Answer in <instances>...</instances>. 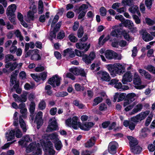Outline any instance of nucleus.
I'll use <instances>...</instances> for the list:
<instances>
[{
    "mask_svg": "<svg viewBox=\"0 0 155 155\" xmlns=\"http://www.w3.org/2000/svg\"><path fill=\"white\" fill-rule=\"evenodd\" d=\"M78 118L76 116H74L72 119L69 117L66 120V124L75 130L78 129L79 127L81 129L84 130H89L94 125V123L92 122H86L82 124L81 122L78 121Z\"/></svg>",
    "mask_w": 155,
    "mask_h": 155,
    "instance_id": "1",
    "label": "nucleus"
},
{
    "mask_svg": "<svg viewBox=\"0 0 155 155\" xmlns=\"http://www.w3.org/2000/svg\"><path fill=\"white\" fill-rule=\"evenodd\" d=\"M39 144L36 143H32L26 147V152L29 153L33 151V155H39L42 153V151L41 149L39 147Z\"/></svg>",
    "mask_w": 155,
    "mask_h": 155,
    "instance_id": "2",
    "label": "nucleus"
},
{
    "mask_svg": "<svg viewBox=\"0 0 155 155\" xmlns=\"http://www.w3.org/2000/svg\"><path fill=\"white\" fill-rule=\"evenodd\" d=\"M16 9V6L15 5L12 4L9 5L6 14L8 16H9V19L11 22L13 24H15V20L14 12Z\"/></svg>",
    "mask_w": 155,
    "mask_h": 155,
    "instance_id": "3",
    "label": "nucleus"
},
{
    "mask_svg": "<svg viewBox=\"0 0 155 155\" xmlns=\"http://www.w3.org/2000/svg\"><path fill=\"white\" fill-rule=\"evenodd\" d=\"M133 81L134 84L135 85L136 88L138 89H142L146 86V85H141L142 82L141 79L138 74L136 72L134 74Z\"/></svg>",
    "mask_w": 155,
    "mask_h": 155,
    "instance_id": "4",
    "label": "nucleus"
},
{
    "mask_svg": "<svg viewBox=\"0 0 155 155\" xmlns=\"http://www.w3.org/2000/svg\"><path fill=\"white\" fill-rule=\"evenodd\" d=\"M39 50L37 49L29 50L26 54L25 57L31 56V59L32 60L37 61L41 59V57L39 54Z\"/></svg>",
    "mask_w": 155,
    "mask_h": 155,
    "instance_id": "5",
    "label": "nucleus"
},
{
    "mask_svg": "<svg viewBox=\"0 0 155 155\" xmlns=\"http://www.w3.org/2000/svg\"><path fill=\"white\" fill-rule=\"evenodd\" d=\"M61 78L57 74L53 76L48 80V83L53 87L58 86L60 84Z\"/></svg>",
    "mask_w": 155,
    "mask_h": 155,
    "instance_id": "6",
    "label": "nucleus"
},
{
    "mask_svg": "<svg viewBox=\"0 0 155 155\" xmlns=\"http://www.w3.org/2000/svg\"><path fill=\"white\" fill-rule=\"evenodd\" d=\"M149 110H147L144 112H142L138 114L136 116L131 118V120L134 122H138L139 121H141L146 117L150 113Z\"/></svg>",
    "mask_w": 155,
    "mask_h": 155,
    "instance_id": "7",
    "label": "nucleus"
},
{
    "mask_svg": "<svg viewBox=\"0 0 155 155\" xmlns=\"http://www.w3.org/2000/svg\"><path fill=\"white\" fill-rule=\"evenodd\" d=\"M97 77L102 81H108L110 80V78L109 74L105 71H100L97 74Z\"/></svg>",
    "mask_w": 155,
    "mask_h": 155,
    "instance_id": "8",
    "label": "nucleus"
},
{
    "mask_svg": "<svg viewBox=\"0 0 155 155\" xmlns=\"http://www.w3.org/2000/svg\"><path fill=\"white\" fill-rule=\"evenodd\" d=\"M50 121L51 122L49 123L46 130V132H47L56 130L58 127L57 122L55 118L51 119Z\"/></svg>",
    "mask_w": 155,
    "mask_h": 155,
    "instance_id": "9",
    "label": "nucleus"
},
{
    "mask_svg": "<svg viewBox=\"0 0 155 155\" xmlns=\"http://www.w3.org/2000/svg\"><path fill=\"white\" fill-rule=\"evenodd\" d=\"M95 54L94 52H91L89 55L85 54L83 56L82 60L86 64H89L91 63V61L93 60L95 58Z\"/></svg>",
    "mask_w": 155,
    "mask_h": 155,
    "instance_id": "10",
    "label": "nucleus"
},
{
    "mask_svg": "<svg viewBox=\"0 0 155 155\" xmlns=\"http://www.w3.org/2000/svg\"><path fill=\"white\" fill-rule=\"evenodd\" d=\"M133 75L130 72H127L124 75L121 81L124 84H126L128 82H130L132 80Z\"/></svg>",
    "mask_w": 155,
    "mask_h": 155,
    "instance_id": "11",
    "label": "nucleus"
},
{
    "mask_svg": "<svg viewBox=\"0 0 155 155\" xmlns=\"http://www.w3.org/2000/svg\"><path fill=\"white\" fill-rule=\"evenodd\" d=\"M34 138L33 136L26 135L25 137L22 138V140L18 141V144L23 146L25 145V143L31 142L32 141L33 138Z\"/></svg>",
    "mask_w": 155,
    "mask_h": 155,
    "instance_id": "12",
    "label": "nucleus"
},
{
    "mask_svg": "<svg viewBox=\"0 0 155 155\" xmlns=\"http://www.w3.org/2000/svg\"><path fill=\"white\" fill-rule=\"evenodd\" d=\"M42 112L39 111L38 113L36 116L35 121L37 124V127L38 129H39L43 123L42 119Z\"/></svg>",
    "mask_w": 155,
    "mask_h": 155,
    "instance_id": "13",
    "label": "nucleus"
},
{
    "mask_svg": "<svg viewBox=\"0 0 155 155\" xmlns=\"http://www.w3.org/2000/svg\"><path fill=\"white\" fill-rule=\"evenodd\" d=\"M115 69L116 76L117 74L120 75L123 73L125 71L124 67L119 63H117L115 64Z\"/></svg>",
    "mask_w": 155,
    "mask_h": 155,
    "instance_id": "14",
    "label": "nucleus"
},
{
    "mask_svg": "<svg viewBox=\"0 0 155 155\" xmlns=\"http://www.w3.org/2000/svg\"><path fill=\"white\" fill-rule=\"evenodd\" d=\"M136 95L134 93H131L128 94L127 95V100L124 102V106L126 107L129 105L135 100V97Z\"/></svg>",
    "mask_w": 155,
    "mask_h": 155,
    "instance_id": "15",
    "label": "nucleus"
},
{
    "mask_svg": "<svg viewBox=\"0 0 155 155\" xmlns=\"http://www.w3.org/2000/svg\"><path fill=\"white\" fill-rule=\"evenodd\" d=\"M63 54L64 56H67L70 58H72L75 57L74 52L71 49L68 48L63 51Z\"/></svg>",
    "mask_w": 155,
    "mask_h": 155,
    "instance_id": "16",
    "label": "nucleus"
},
{
    "mask_svg": "<svg viewBox=\"0 0 155 155\" xmlns=\"http://www.w3.org/2000/svg\"><path fill=\"white\" fill-rule=\"evenodd\" d=\"M141 32L142 33L143 39L145 41H148L153 39V37L144 30H142Z\"/></svg>",
    "mask_w": 155,
    "mask_h": 155,
    "instance_id": "17",
    "label": "nucleus"
},
{
    "mask_svg": "<svg viewBox=\"0 0 155 155\" xmlns=\"http://www.w3.org/2000/svg\"><path fill=\"white\" fill-rule=\"evenodd\" d=\"M116 54V53L110 50H107L105 53V56L106 58L109 60L114 59V57H115Z\"/></svg>",
    "mask_w": 155,
    "mask_h": 155,
    "instance_id": "18",
    "label": "nucleus"
},
{
    "mask_svg": "<svg viewBox=\"0 0 155 155\" xmlns=\"http://www.w3.org/2000/svg\"><path fill=\"white\" fill-rule=\"evenodd\" d=\"M127 138L129 141V144L130 149L136 146L138 144V142L136 138L131 136H128Z\"/></svg>",
    "mask_w": 155,
    "mask_h": 155,
    "instance_id": "19",
    "label": "nucleus"
},
{
    "mask_svg": "<svg viewBox=\"0 0 155 155\" xmlns=\"http://www.w3.org/2000/svg\"><path fill=\"white\" fill-rule=\"evenodd\" d=\"M123 23L125 27H128L130 29H132V28H133L134 32H135L137 31L136 28H134V24L131 21L127 20L126 21L125 20Z\"/></svg>",
    "mask_w": 155,
    "mask_h": 155,
    "instance_id": "20",
    "label": "nucleus"
},
{
    "mask_svg": "<svg viewBox=\"0 0 155 155\" xmlns=\"http://www.w3.org/2000/svg\"><path fill=\"white\" fill-rule=\"evenodd\" d=\"M106 68L110 72V74L112 77H114L116 76L115 69V64L113 65L111 64H108L106 66Z\"/></svg>",
    "mask_w": 155,
    "mask_h": 155,
    "instance_id": "21",
    "label": "nucleus"
},
{
    "mask_svg": "<svg viewBox=\"0 0 155 155\" xmlns=\"http://www.w3.org/2000/svg\"><path fill=\"white\" fill-rule=\"evenodd\" d=\"M70 71L75 75L80 74L83 75L84 74V71L82 69H79L76 68H71L70 69Z\"/></svg>",
    "mask_w": 155,
    "mask_h": 155,
    "instance_id": "22",
    "label": "nucleus"
},
{
    "mask_svg": "<svg viewBox=\"0 0 155 155\" xmlns=\"http://www.w3.org/2000/svg\"><path fill=\"white\" fill-rule=\"evenodd\" d=\"M76 47L80 50H82L85 48L86 47L87 48H85V51H87L90 46V44H89L87 45V44H83L81 42L77 43L76 44Z\"/></svg>",
    "mask_w": 155,
    "mask_h": 155,
    "instance_id": "23",
    "label": "nucleus"
},
{
    "mask_svg": "<svg viewBox=\"0 0 155 155\" xmlns=\"http://www.w3.org/2000/svg\"><path fill=\"white\" fill-rule=\"evenodd\" d=\"M125 96V94H124L122 93L120 94H119L118 93H116L114 96L113 101L115 102L116 101L117 99L118 98L117 101L119 102L122 101L124 99Z\"/></svg>",
    "mask_w": 155,
    "mask_h": 155,
    "instance_id": "24",
    "label": "nucleus"
},
{
    "mask_svg": "<svg viewBox=\"0 0 155 155\" xmlns=\"http://www.w3.org/2000/svg\"><path fill=\"white\" fill-rule=\"evenodd\" d=\"M129 11L133 14H137L139 16H140V13L138 7L137 6H134L129 9Z\"/></svg>",
    "mask_w": 155,
    "mask_h": 155,
    "instance_id": "25",
    "label": "nucleus"
},
{
    "mask_svg": "<svg viewBox=\"0 0 155 155\" xmlns=\"http://www.w3.org/2000/svg\"><path fill=\"white\" fill-rule=\"evenodd\" d=\"M15 132V130H11L9 134H6V137L8 141H10L14 138Z\"/></svg>",
    "mask_w": 155,
    "mask_h": 155,
    "instance_id": "26",
    "label": "nucleus"
},
{
    "mask_svg": "<svg viewBox=\"0 0 155 155\" xmlns=\"http://www.w3.org/2000/svg\"><path fill=\"white\" fill-rule=\"evenodd\" d=\"M143 106L142 104H139L137 105L130 113V115L134 114L140 111L142 109Z\"/></svg>",
    "mask_w": 155,
    "mask_h": 155,
    "instance_id": "27",
    "label": "nucleus"
},
{
    "mask_svg": "<svg viewBox=\"0 0 155 155\" xmlns=\"http://www.w3.org/2000/svg\"><path fill=\"white\" fill-rule=\"evenodd\" d=\"M19 124L21 128L24 132L26 131L27 129L26 124L21 116H20L19 120Z\"/></svg>",
    "mask_w": 155,
    "mask_h": 155,
    "instance_id": "28",
    "label": "nucleus"
},
{
    "mask_svg": "<svg viewBox=\"0 0 155 155\" xmlns=\"http://www.w3.org/2000/svg\"><path fill=\"white\" fill-rule=\"evenodd\" d=\"M104 37V35H101L99 39V44L100 45H103L104 43L110 39L109 35L107 36L103 40Z\"/></svg>",
    "mask_w": 155,
    "mask_h": 155,
    "instance_id": "29",
    "label": "nucleus"
},
{
    "mask_svg": "<svg viewBox=\"0 0 155 155\" xmlns=\"http://www.w3.org/2000/svg\"><path fill=\"white\" fill-rule=\"evenodd\" d=\"M95 141V137H92L85 144V147H90L93 146L94 144Z\"/></svg>",
    "mask_w": 155,
    "mask_h": 155,
    "instance_id": "30",
    "label": "nucleus"
},
{
    "mask_svg": "<svg viewBox=\"0 0 155 155\" xmlns=\"http://www.w3.org/2000/svg\"><path fill=\"white\" fill-rule=\"evenodd\" d=\"M46 135L48 137L47 139H48L49 138V139L51 140H53L54 142L59 140L58 138V135L57 134L56 132L50 134L49 135L46 134Z\"/></svg>",
    "mask_w": 155,
    "mask_h": 155,
    "instance_id": "31",
    "label": "nucleus"
},
{
    "mask_svg": "<svg viewBox=\"0 0 155 155\" xmlns=\"http://www.w3.org/2000/svg\"><path fill=\"white\" fill-rule=\"evenodd\" d=\"M49 147H46V152H48L49 155H53L55 153V151L53 149V145L51 142L49 143Z\"/></svg>",
    "mask_w": 155,
    "mask_h": 155,
    "instance_id": "32",
    "label": "nucleus"
},
{
    "mask_svg": "<svg viewBox=\"0 0 155 155\" xmlns=\"http://www.w3.org/2000/svg\"><path fill=\"white\" fill-rule=\"evenodd\" d=\"M118 25H115L113 26L112 28L114 29L110 33V35L113 37H117L118 33L119 32V30L118 28Z\"/></svg>",
    "mask_w": 155,
    "mask_h": 155,
    "instance_id": "33",
    "label": "nucleus"
},
{
    "mask_svg": "<svg viewBox=\"0 0 155 155\" xmlns=\"http://www.w3.org/2000/svg\"><path fill=\"white\" fill-rule=\"evenodd\" d=\"M114 87L119 89L120 91L122 90H127L128 89V87L127 86H122V84L120 82H117L115 86Z\"/></svg>",
    "mask_w": 155,
    "mask_h": 155,
    "instance_id": "34",
    "label": "nucleus"
},
{
    "mask_svg": "<svg viewBox=\"0 0 155 155\" xmlns=\"http://www.w3.org/2000/svg\"><path fill=\"white\" fill-rule=\"evenodd\" d=\"M17 67V64L16 62H14L12 64L11 63H8L6 64L5 67L7 68H10V70L11 71L14 70Z\"/></svg>",
    "mask_w": 155,
    "mask_h": 155,
    "instance_id": "35",
    "label": "nucleus"
},
{
    "mask_svg": "<svg viewBox=\"0 0 155 155\" xmlns=\"http://www.w3.org/2000/svg\"><path fill=\"white\" fill-rule=\"evenodd\" d=\"M131 149V152L134 154H139L141 151V148L139 146H136Z\"/></svg>",
    "mask_w": 155,
    "mask_h": 155,
    "instance_id": "36",
    "label": "nucleus"
},
{
    "mask_svg": "<svg viewBox=\"0 0 155 155\" xmlns=\"http://www.w3.org/2000/svg\"><path fill=\"white\" fill-rule=\"evenodd\" d=\"M36 8L34 9L32 11H29L27 14V17L29 20H32L34 17V14L36 12Z\"/></svg>",
    "mask_w": 155,
    "mask_h": 155,
    "instance_id": "37",
    "label": "nucleus"
},
{
    "mask_svg": "<svg viewBox=\"0 0 155 155\" xmlns=\"http://www.w3.org/2000/svg\"><path fill=\"white\" fill-rule=\"evenodd\" d=\"M102 98L101 97H98L95 98L94 100L93 106H95L102 101Z\"/></svg>",
    "mask_w": 155,
    "mask_h": 155,
    "instance_id": "38",
    "label": "nucleus"
},
{
    "mask_svg": "<svg viewBox=\"0 0 155 155\" xmlns=\"http://www.w3.org/2000/svg\"><path fill=\"white\" fill-rule=\"evenodd\" d=\"M88 6L86 4H83L81 6L78 8L80 12H84L86 13L87 9L88 8Z\"/></svg>",
    "mask_w": 155,
    "mask_h": 155,
    "instance_id": "39",
    "label": "nucleus"
},
{
    "mask_svg": "<svg viewBox=\"0 0 155 155\" xmlns=\"http://www.w3.org/2000/svg\"><path fill=\"white\" fill-rule=\"evenodd\" d=\"M5 60L6 62L13 60L14 61L16 60V59L14 58L13 56L10 54H8L5 56Z\"/></svg>",
    "mask_w": 155,
    "mask_h": 155,
    "instance_id": "40",
    "label": "nucleus"
},
{
    "mask_svg": "<svg viewBox=\"0 0 155 155\" xmlns=\"http://www.w3.org/2000/svg\"><path fill=\"white\" fill-rule=\"evenodd\" d=\"M54 146L56 149L57 150H59L61 149L62 147V145L61 141L60 140H57L55 142Z\"/></svg>",
    "mask_w": 155,
    "mask_h": 155,
    "instance_id": "41",
    "label": "nucleus"
},
{
    "mask_svg": "<svg viewBox=\"0 0 155 155\" xmlns=\"http://www.w3.org/2000/svg\"><path fill=\"white\" fill-rule=\"evenodd\" d=\"M122 35L127 41H130L131 40L128 33L126 31H123L122 33Z\"/></svg>",
    "mask_w": 155,
    "mask_h": 155,
    "instance_id": "42",
    "label": "nucleus"
},
{
    "mask_svg": "<svg viewBox=\"0 0 155 155\" xmlns=\"http://www.w3.org/2000/svg\"><path fill=\"white\" fill-rule=\"evenodd\" d=\"M144 68L149 71L153 74H155V68L151 65H149L145 67Z\"/></svg>",
    "mask_w": 155,
    "mask_h": 155,
    "instance_id": "43",
    "label": "nucleus"
},
{
    "mask_svg": "<svg viewBox=\"0 0 155 155\" xmlns=\"http://www.w3.org/2000/svg\"><path fill=\"white\" fill-rule=\"evenodd\" d=\"M118 143L115 141H113L110 142L109 144L108 147L111 148H113L115 149L118 147Z\"/></svg>",
    "mask_w": 155,
    "mask_h": 155,
    "instance_id": "44",
    "label": "nucleus"
},
{
    "mask_svg": "<svg viewBox=\"0 0 155 155\" xmlns=\"http://www.w3.org/2000/svg\"><path fill=\"white\" fill-rule=\"evenodd\" d=\"M35 103L33 102H31L30 104L29 110L31 114L32 115L33 114L35 110Z\"/></svg>",
    "mask_w": 155,
    "mask_h": 155,
    "instance_id": "45",
    "label": "nucleus"
},
{
    "mask_svg": "<svg viewBox=\"0 0 155 155\" xmlns=\"http://www.w3.org/2000/svg\"><path fill=\"white\" fill-rule=\"evenodd\" d=\"M68 93L66 92L61 91L55 94V96L58 97H63L68 95Z\"/></svg>",
    "mask_w": 155,
    "mask_h": 155,
    "instance_id": "46",
    "label": "nucleus"
},
{
    "mask_svg": "<svg viewBox=\"0 0 155 155\" xmlns=\"http://www.w3.org/2000/svg\"><path fill=\"white\" fill-rule=\"evenodd\" d=\"M101 64L100 62H99L98 63H95L92 64L91 65V70H94L95 68V66H96V68L97 71H98L100 69L99 66Z\"/></svg>",
    "mask_w": 155,
    "mask_h": 155,
    "instance_id": "47",
    "label": "nucleus"
},
{
    "mask_svg": "<svg viewBox=\"0 0 155 155\" xmlns=\"http://www.w3.org/2000/svg\"><path fill=\"white\" fill-rule=\"evenodd\" d=\"M31 76L36 81L39 82L41 80V78L39 74H31Z\"/></svg>",
    "mask_w": 155,
    "mask_h": 155,
    "instance_id": "48",
    "label": "nucleus"
},
{
    "mask_svg": "<svg viewBox=\"0 0 155 155\" xmlns=\"http://www.w3.org/2000/svg\"><path fill=\"white\" fill-rule=\"evenodd\" d=\"M135 105L136 103L135 102H134L130 104H129V105L125 107V110L126 111L130 110L132 109Z\"/></svg>",
    "mask_w": 155,
    "mask_h": 155,
    "instance_id": "49",
    "label": "nucleus"
},
{
    "mask_svg": "<svg viewBox=\"0 0 155 155\" xmlns=\"http://www.w3.org/2000/svg\"><path fill=\"white\" fill-rule=\"evenodd\" d=\"M100 12L101 15L103 16H105L107 14L106 9L104 7H102L100 9Z\"/></svg>",
    "mask_w": 155,
    "mask_h": 155,
    "instance_id": "50",
    "label": "nucleus"
},
{
    "mask_svg": "<svg viewBox=\"0 0 155 155\" xmlns=\"http://www.w3.org/2000/svg\"><path fill=\"white\" fill-rule=\"evenodd\" d=\"M27 93L25 92L21 95L20 98L21 102H25L26 101L27 99Z\"/></svg>",
    "mask_w": 155,
    "mask_h": 155,
    "instance_id": "51",
    "label": "nucleus"
},
{
    "mask_svg": "<svg viewBox=\"0 0 155 155\" xmlns=\"http://www.w3.org/2000/svg\"><path fill=\"white\" fill-rule=\"evenodd\" d=\"M15 135L16 137L17 138H21L22 135V134L21 130L19 129H18L17 130H15Z\"/></svg>",
    "mask_w": 155,
    "mask_h": 155,
    "instance_id": "52",
    "label": "nucleus"
},
{
    "mask_svg": "<svg viewBox=\"0 0 155 155\" xmlns=\"http://www.w3.org/2000/svg\"><path fill=\"white\" fill-rule=\"evenodd\" d=\"M35 85L34 84L26 83L24 85V88L26 90H30L33 89Z\"/></svg>",
    "mask_w": 155,
    "mask_h": 155,
    "instance_id": "53",
    "label": "nucleus"
},
{
    "mask_svg": "<svg viewBox=\"0 0 155 155\" xmlns=\"http://www.w3.org/2000/svg\"><path fill=\"white\" fill-rule=\"evenodd\" d=\"M15 34L16 37L19 38V40L21 41H22L23 39V38L20 32L18 30H17L15 32Z\"/></svg>",
    "mask_w": 155,
    "mask_h": 155,
    "instance_id": "54",
    "label": "nucleus"
},
{
    "mask_svg": "<svg viewBox=\"0 0 155 155\" xmlns=\"http://www.w3.org/2000/svg\"><path fill=\"white\" fill-rule=\"evenodd\" d=\"M116 19L120 21L121 22L123 23L125 21L124 17L121 15H116L115 17Z\"/></svg>",
    "mask_w": 155,
    "mask_h": 155,
    "instance_id": "55",
    "label": "nucleus"
},
{
    "mask_svg": "<svg viewBox=\"0 0 155 155\" xmlns=\"http://www.w3.org/2000/svg\"><path fill=\"white\" fill-rule=\"evenodd\" d=\"M153 0H146L145 1V4L148 9H150L152 5V1Z\"/></svg>",
    "mask_w": 155,
    "mask_h": 155,
    "instance_id": "56",
    "label": "nucleus"
},
{
    "mask_svg": "<svg viewBox=\"0 0 155 155\" xmlns=\"http://www.w3.org/2000/svg\"><path fill=\"white\" fill-rule=\"evenodd\" d=\"M69 38L71 41L75 42L77 41V38L73 34H71L68 36Z\"/></svg>",
    "mask_w": 155,
    "mask_h": 155,
    "instance_id": "57",
    "label": "nucleus"
},
{
    "mask_svg": "<svg viewBox=\"0 0 155 155\" xmlns=\"http://www.w3.org/2000/svg\"><path fill=\"white\" fill-rule=\"evenodd\" d=\"M75 88V90L77 91H80L81 90H83L84 89L83 87L81 86L79 84L76 83L74 85Z\"/></svg>",
    "mask_w": 155,
    "mask_h": 155,
    "instance_id": "58",
    "label": "nucleus"
},
{
    "mask_svg": "<svg viewBox=\"0 0 155 155\" xmlns=\"http://www.w3.org/2000/svg\"><path fill=\"white\" fill-rule=\"evenodd\" d=\"M146 23L149 25H152L154 24L155 21L148 18H146L145 19Z\"/></svg>",
    "mask_w": 155,
    "mask_h": 155,
    "instance_id": "59",
    "label": "nucleus"
},
{
    "mask_svg": "<svg viewBox=\"0 0 155 155\" xmlns=\"http://www.w3.org/2000/svg\"><path fill=\"white\" fill-rule=\"evenodd\" d=\"M46 107V104L45 101H41L39 104V108L42 110L45 108Z\"/></svg>",
    "mask_w": 155,
    "mask_h": 155,
    "instance_id": "60",
    "label": "nucleus"
},
{
    "mask_svg": "<svg viewBox=\"0 0 155 155\" xmlns=\"http://www.w3.org/2000/svg\"><path fill=\"white\" fill-rule=\"evenodd\" d=\"M99 110L101 111H104L107 109V106L106 105L103 103L101 104L99 107Z\"/></svg>",
    "mask_w": 155,
    "mask_h": 155,
    "instance_id": "61",
    "label": "nucleus"
},
{
    "mask_svg": "<svg viewBox=\"0 0 155 155\" xmlns=\"http://www.w3.org/2000/svg\"><path fill=\"white\" fill-rule=\"evenodd\" d=\"M13 97L14 98L15 101L18 102H21L20 96H19L17 94H14L13 95Z\"/></svg>",
    "mask_w": 155,
    "mask_h": 155,
    "instance_id": "62",
    "label": "nucleus"
},
{
    "mask_svg": "<svg viewBox=\"0 0 155 155\" xmlns=\"http://www.w3.org/2000/svg\"><path fill=\"white\" fill-rule=\"evenodd\" d=\"M47 72H44L39 74L41 78V79L42 80H44L45 79L47 76Z\"/></svg>",
    "mask_w": 155,
    "mask_h": 155,
    "instance_id": "63",
    "label": "nucleus"
},
{
    "mask_svg": "<svg viewBox=\"0 0 155 155\" xmlns=\"http://www.w3.org/2000/svg\"><path fill=\"white\" fill-rule=\"evenodd\" d=\"M17 49V47L15 46L12 45L9 49V51L12 53H14Z\"/></svg>",
    "mask_w": 155,
    "mask_h": 155,
    "instance_id": "64",
    "label": "nucleus"
}]
</instances>
